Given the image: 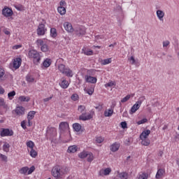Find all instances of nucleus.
<instances>
[{"mask_svg":"<svg viewBox=\"0 0 179 179\" xmlns=\"http://www.w3.org/2000/svg\"><path fill=\"white\" fill-rule=\"evenodd\" d=\"M67 172L68 169L66 167L56 166L52 169V176H53L55 178H62Z\"/></svg>","mask_w":179,"mask_h":179,"instance_id":"1","label":"nucleus"},{"mask_svg":"<svg viewBox=\"0 0 179 179\" xmlns=\"http://www.w3.org/2000/svg\"><path fill=\"white\" fill-rule=\"evenodd\" d=\"M150 135V130H144L140 135V139L141 140V145L143 146H149L150 145V140L148 138Z\"/></svg>","mask_w":179,"mask_h":179,"instance_id":"2","label":"nucleus"},{"mask_svg":"<svg viewBox=\"0 0 179 179\" xmlns=\"http://www.w3.org/2000/svg\"><path fill=\"white\" fill-rule=\"evenodd\" d=\"M28 57L32 59L34 64H38L41 61V55L36 50H31L28 52Z\"/></svg>","mask_w":179,"mask_h":179,"instance_id":"3","label":"nucleus"},{"mask_svg":"<svg viewBox=\"0 0 179 179\" xmlns=\"http://www.w3.org/2000/svg\"><path fill=\"white\" fill-rule=\"evenodd\" d=\"M58 69L61 73L65 75L68 78H72V76H73V71H72L69 67H66L64 64H59L58 66Z\"/></svg>","mask_w":179,"mask_h":179,"instance_id":"4","label":"nucleus"},{"mask_svg":"<svg viewBox=\"0 0 179 179\" xmlns=\"http://www.w3.org/2000/svg\"><path fill=\"white\" fill-rule=\"evenodd\" d=\"M143 101H145V96L140 97L136 102V104H134L130 109L129 114H135V113L138 111V109L141 108V106H142Z\"/></svg>","mask_w":179,"mask_h":179,"instance_id":"5","label":"nucleus"},{"mask_svg":"<svg viewBox=\"0 0 179 179\" xmlns=\"http://www.w3.org/2000/svg\"><path fill=\"white\" fill-rule=\"evenodd\" d=\"M36 43L38 47H41V50L42 52H48V51H50V47H48V45H47L45 40L37 39Z\"/></svg>","mask_w":179,"mask_h":179,"instance_id":"6","label":"nucleus"},{"mask_svg":"<svg viewBox=\"0 0 179 179\" xmlns=\"http://www.w3.org/2000/svg\"><path fill=\"white\" fill-rule=\"evenodd\" d=\"M74 32L78 37H82L86 34V27L78 26L74 29Z\"/></svg>","mask_w":179,"mask_h":179,"instance_id":"7","label":"nucleus"},{"mask_svg":"<svg viewBox=\"0 0 179 179\" xmlns=\"http://www.w3.org/2000/svg\"><path fill=\"white\" fill-rule=\"evenodd\" d=\"M94 114V112L89 113H83L79 117V120L81 121H87L89 120H92L93 118V115Z\"/></svg>","mask_w":179,"mask_h":179,"instance_id":"8","label":"nucleus"},{"mask_svg":"<svg viewBox=\"0 0 179 179\" xmlns=\"http://www.w3.org/2000/svg\"><path fill=\"white\" fill-rule=\"evenodd\" d=\"M45 31H47L45 25L44 24H39L38 29H36L38 36H44V34H45Z\"/></svg>","mask_w":179,"mask_h":179,"instance_id":"9","label":"nucleus"},{"mask_svg":"<svg viewBox=\"0 0 179 179\" xmlns=\"http://www.w3.org/2000/svg\"><path fill=\"white\" fill-rule=\"evenodd\" d=\"M21 65H22V59H20V57H17L13 59V68H15V69H19Z\"/></svg>","mask_w":179,"mask_h":179,"instance_id":"10","label":"nucleus"},{"mask_svg":"<svg viewBox=\"0 0 179 179\" xmlns=\"http://www.w3.org/2000/svg\"><path fill=\"white\" fill-rule=\"evenodd\" d=\"M2 15L6 17H10L13 15V11L9 8H3L2 10Z\"/></svg>","mask_w":179,"mask_h":179,"instance_id":"11","label":"nucleus"},{"mask_svg":"<svg viewBox=\"0 0 179 179\" xmlns=\"http://www.w3.org/2000/svg\"><path fill=\"white\" fill-rule=\"evenodd\" d=\"M13 135V131L9 129H3L1 131V136H12Z\"/></svg>","mask_w":179,"mask_h":179,"instance_id":"12","label":"nucleus"},{"mask_svg":"<svg viewBox=\"0 0 179 179\" xmlns=\"http://www.w3.org/2000/svg\"><path fill=\"white\" fill-rule=\"evenodd\" d=\"M85 82L87 83H97V78L96 77H93L92 76L86 75L85 76Z\"/></svg>","mask_w":179,"mask_h":179,"instance_id":"13","label":"nucleus"},{"mask_svg":"<svg viewBox=\"0 0 179 179\" xmlns=\"http://www.w3.org/2000/svg\"><path fill=\"white\" fill-rule=\"evenodd\" d=\"M64 27L68 33L73 32V27H72V24L71 22H66L64 23Z\"/></svg>","mask_w":179,"mask_h":179,"instance_id":"14","label":"nucleus"},{"mask_svg":"<svg viewBox=\"0 0 179 179\" xmlns=\"http://www.w3.org/2000/svg\"><path fill=\"white\" fill-rule=\"evenodd\" d=\"M26 109H24V107L23 106H18L15 108V113L17 114V115H24V111Z\"/></svg>","mask_w":179,"mask_h":179,"instance_id":"15","label":"nucleus"},{"mask_svg":"<svg viewBox=\"0 0 179 179\" xmlns=\"http://www.w3.org/2000/svg\"><path fill=\"white\" fill-rule=\"evenodd\" d=\"M110 173H111V169L106 168L105 169H101L99 171V176L103 177V176H109Z\"/></svg>","mask_w":179,"mask_h":179,"instance_id":"16","label":"nucleus"},{"mask_svg":"<svg viewBox=\"0 0 179 179\" xmlns=\"http://www.w3.org/2000/svg\"><path fill=\"white\" fill-rule=\"evenodd\" d=\"M148 178H149V174L147 173L146 172H140L136 177V179H148Z\"/></svg>","mask_w":179,"mask_h":179,"instance_id":"17","label":"nucleus"},{"mask_svg":"<svg viewBox=\"0 0 179 179\" xmlns=\"http://www.w3.org/2000/svg\"><path fill=\"white\" fill-rule=\"evenodd\" d=\"M164 15H165L164 11L162 10H157V16L159 20H160L161 22H163V17H164Z\"/></svg>","mask_w":179,"mask_h":179,"instance_id":"18","label":"nucleus"},{"mask_svg":"<svg viewBox=\"0 0 179 179\" xmlns=\"http://www.w3.org/2000/svg\"><path fill=\"white\" fill-rule=\"evenodd\" d=\"M69 128V124L66 122H62L59 124V129L61 131H65V129H68Z\"/></svg>","mask_w":179,"mask_h":179,"instance_id":"19","label":"nucleus"},{"mask_svg":"<svg viewBox=\"0 0 179 179\" xmlns=\"http://www.w3.org/2000/svg\"><path fill=\"white\" fill-rule=\"evenodd\" d=\"M111 152H117L118 151V149H120V143H114L110 145V148Z\"/></svg>","mask_w":179,"mask_h":179,"instance_id":"20","label":"nucleus"},{"mask_svg":"<svg viewBox=\"0 0 179 179\" xmlns=\"http://www.w3.org/2000/svg\"><path fill=\"white\" fill-rule=\"evenodd\" d=\"M68 153H76V152H78V146L76 145H71L69 146L67 150Z\"/></svg>","mask_w":179,"mask_h":179,"instance_id":"21","label":"nucleus"},{"mask_svg":"<svg viewBox=\"0 0 179 179\" xmlns=\"http://www.w3.org/2000/svg\"><path fill=\"white\" fill-rule=\"evenodd\" d=\"M113 113H114V109H113V108H110L105 110L104 115L105 117H111Z\"/></svg>","mask_w":179,"mask_h":179,"instance_id":"22","label":"nucleus"},{"mask_svg":"<svg viewBox=\"0 0 179 179\" xmlns=\"http://www.w3.org/2000/svg\"><path fill=\"white\" fill-rule=\"evenodd\" d=\"M6 78V76L5 75V70H3L2 68H0V82H3Z\"/></svg>","mask_w":179,"mask_h":179,"instance_id":"23","label":"nucleus"},{"mask_svg":"<svg viewBox=\"0 0 179 179\" xmlns=\"http://www.w3.org/2000/svg\"><path fill=\"white\" fill-rule=\"evenodd\" d=\"M164 173H165V171L164 169H159L157 172L155 178L157 179L162 178V177H163Z\"/></svg>","mask_w":179,"mask_h":179,"instance_id":"24","label":"nucleus"},{"mask_svg":"<svg viewBox=\"0 0 179 179\" xmlns=\"http://www.w3.org/2000/svg\"><path fill=\"white\" fill-rule=\"evenodd\" d=\"M73 128L76 132H80V129H82V126L79 123H74L73 124Z\"/></svg>","mask_w":179,"mask_h":179,"instance_id":"25","label":"nucleus"},{"mask_svg":"<svg viewBox=\"0 0 179 179\" xmlns=\"http://www.w3.org/2000/svg\"><path fill=\"white\" fill-rule=\"evenodd\" d=\"M36 115V111L32 110L28 113L27 114V120L29 121H31L33 118H34V116Z\"/></svg>","mask_w":179,"mask_h":179,"instance_id":"26","label":"nucleus"},{"mask_svg":"<svg viewBox=\"0 0 179 179\" xmlns=\"http://www.w3.org/2000/svg\"><path fill=\"white\" fill-rule=\"evenodd\" d=\"M59 85L61 87H62V89H68V87L69 86V83H68L66 80H63Z\"/></svg>","mask_w":179,"mask_h":179,"instance_id":"27","label":"nucleus"},{"mask_svg":"<svg viewBox=\"0 0 179 179\" xmlns=\"http://www.w3.org/2000/svg\"><path fill=\"white\" fill-rule=\"evenodd\" d=\"M87 162H89L90 163H92V160H94V156L93 155V153L88 152L87 154Z\"/></svg>","mask_w":179,"mask_h":179,"instance_id":"28","label":"nucleus"},{"mask_svg":"<svg viewBox=\"0 0 179 179\" xmlns=\"http://www.w3.org/2000/svg\"><path fill=\"white\" fill-rule=\"evenodd\" d=\"M117 177L121 179H128V173L127 172L118 173Z\"/></svg>","mask_w":179,"mask_h":179,"instance_id":"29","label":"nucleus"},{"mask_svg":"<svg viewBox=\"0 0 179 179\" xmlns=\"http://www.w3.org/2000/svg\"><path fill=\"white\" fill-rule=\"evenodd\" d=\"M57 12L61 15H65L66 13V9L64 6H59L57 8Z\"/></svg>","mask_w":179,"mask_h":179,"instance_id":"30","label":"nucleus"},{"mask_svg":"<svg viewBox=\"0 0 179 179\" xmlns=\"http://www.w3.org/2000/svg\"><path fill=\"white\" fill-rule=\"evenodd\" d=\"M10 149V145H9V143H5L3 145V152H6V153H8Z\"/></svg>","mask_w":179,"mask_h":179,"instance_id":"31","label":"nucleus"},{"mask_svg":"<svg viewBox=\"0 0 179 179\" xmlns=\"http://www.w3.org/2000/svg\"><path fill=\"white\" fill-rule=\"evenodd\" d=\"M45 68H48L51 65V59H45L43 63Z\"/></svg>","mask_w":179,"mask_h":179,"instance_id":"32","label":"nucleus"},{"mask_svg":"<svg viewBox=\"0 0 179 179\" xmlns=\"http://www.w3.org/2000/svg\"><path fill=\"white\" fill-rule=\"evenodd\" d=\"M20 174H27L29 173V167L24 166L20 170Z\"/></svg>","mask_w":179,"mask_h":179,"instance_id":"33","label":"nucleus"},{"mask_svg":"<svg viewBox=\"0 0 179 179\" xmlns=\"http://www.w3.org/2000/svg\"><path fill=\"white\" fill-rule=\"evenodd\" d=\"M0 106L3 108L8 109V104L5 102V99L0 98Z\"/></svg>","mask_w":179,"mask_h":179,"instance_id":"34","label":"nucleus"},{"mask_svg":"<svg viewBox=\"0 0 179 179\" xmlns=\"http://www.w3.org/2000/svg\"><path fill=\"white\" fill-rule=\"evenodd\" d=\"M50 36L53 38L57 37V29L55 28L50 29Z\"/></svg>","mask_w":179,"mask_h":179,"instance_id":"35","label":"nucleus"},{"mask_svg":"<svg viewBox=\"0 0 179 179\" xmlns=\"http://www.w3.org/2000/svg\"><path fill=\"white\" fill-rule=\"evenodd\" d=\"M87 151H83L80 154H78V157L80 159H85V157L87 156Z\"/></svg>","mask_w":179,"mask_h":179,"instance_id":"36","label":"nucleus"},{"mask_svg":"<svg viewBox=\"0 0 179 179\" xmlns=\"http://www.w3.org/2000/svg\"><path fill=\"white\" fill-rule=\"evenodd\" d=\"M27 146L29 149H34V143L31 141H29L27 142Z\"/></svg>","mask_w":179,"mask_h":179,"instance_id":"37","label":"nucleus"},{"mask_svg":"<svg viewBox=\"0 0 179 179\" xmlns=\"http://www.w3.org/2000/svg\"><path fill=\"white\" fill-rule=\"evenodd\" d=\"M18 99L20 100V101H29L30 98L26 96H20Z\"/></svg>","mask_w":179,"mask_h":179,"instance_id":"38","label":"nucleus"},{"mask_svg":"<svg viewBox=\"0 0 179 179\" xmlns=\"http://www.w3.org/2000/svg\"><path fill=\"white\" fill-rule=\"evenodd\" d=\"M108 64H111V58L109 59H105L101 61L102 65H108Z\"/></svg>","mask_w":179,"mask_h":179,"instance_id":"39","label":"nucleus"},{"mask_svg":"<svg viewBox=\"0 0 179 179\" xmlns=\"http://www.w3.org/2000/svg\"><path fill=\"white\" fill-rule=\"evenodd\" d=\"M87 75L88 76H94L96 75V70H93V69L88 70L87 71Z\"/></svg>","mask_w":179,"mask_h":179,"instance_id":"40","label":"nucleus"},{"mask_svg":"<svg viewBox=\"0 0 179 179\" xmlns=\"http://www.w3.org/2000/svg\"><path fill=\"white\" fill-rule=\"evenodd\" d=\"M95 141L97 143H102V142H104V138H103L101 136H97L95 138Z\"/></svg>","mask_w":179,"mask_h":179,"instance_id":"41","label":"nucleus"},{"mask_svg":"<svg viewBox=\"0 0 179 179\" xmlns=\"http://www.w3.org/2000/svg\"><path fill=\"white\" fill-rule=\"evenodd\" d=\"M113 86H115V82L109 81L108 83L105 84V87H113Z\"/></svg>","mask_w":179,"mask_h":179,"instance_id":"42","label":"nucleus"},{"mask_svg":"<svg viewBox=\"0 0 179 179\" xmlns=\"http://www.w3.org/2000/svg\"><path fill=\"white\" fill-rule=\"evenodd\" d=\"M14 96H16V92L15 91H12L8 94V97L10 100H12Z\"/></svg>","mask_w":179,"mask_h":179,"instance_id":"43","label":"nucleus"},{"mask_svg":"<svg viewBox=\"0 0 179 179\" xmlns=\"http://www.w3.org/2000/svg\"><path fill=\"white\" fill-rule=\"evenodd\" d=\"M29 155H30L31 157H36V156H37V151L34 150V149L32 148V149H31Z\"/></svg>","mask_w":179,"mask_h":179,"instance_id":"44","label":"nucleus"},{"mask_svg":"<svg viewBox=\"0 0 179 179\" xmlns=\"http://www.w3.org/2000/svg\"><path fill=\"white\" fill-rule=\"evenodd\" d=\"M71 99L73 101H78V100H79V95H78V94H74L71 95Z\"/></svg>","mask_w":179,"mask_h":179,"instance_id":"45","label":"nucleus"},{"mask_svg":"<svg viewBox=\"0 0 179 179\" xmlns=\"http://www.w3.org/2000/svg\"><path fill=\"white\" fill-rule=\"evenodd\" d=\"M26 79L29 83L34 82V78L30 75L27 76Z\"/></svg>","mask_w":179,"mask_h":179,"instance_id":"46","label":"nucleus"},{"mask_svg":"<svg viewBox=\"0 0 179 179\" xmlns=\"http://www.w3.org/2000/svg\"><path fill=\"white\" fill-rule=\"evenodd\" d=\"M131 99V95L128 94L121 100V103H127Z\"/></svg>","mask_w":179,"mask_h":179,"instance_id":"47","label":"nucleus"},{"mask_svg":"<svg viewBox=\"0 0 179 179\" xmlns=\"http://www.w3.org/2000/svg\"><path fill=\"white\" fill-rule=\"evenodd\" d=\"M85 110H86V106L83 105H80L78 106V110L79 111V113H83Z\"/></svg>","mask_w":179,"mask_h":179,"instance_id":"48","label":"nucleus"},{"mask_svg":"<svg viewBox=\"0 0 179 179\" xmlns=\"http://www.w3.org/2000/svg\"><path fill=\"white\" fill-rule=\"evenodd\" d=\"M0 159L2 160V162H8V157L1 153H0Z\"/></svg>","mask_w":179,"mask_h":179,"instance_id":"49","label":"nucleus"},{"mask_svg":"<svg viewBox=\"0 0 179 179\" xmlns=\"http://www.w3.org/2000/svg\"><path fill=\"white\" fill-rule=\"evenodd\" d=\"M128 59H129V63L131 64V65H135L136 61H135V58H134V56H131Z\"/></svg>","mask_w":179,"mask_h":179,"instance_id":"50","label":"nucleus"},{"mask_svg":"<svg viewBox=\"0 0 179 179\" xmlns=\"http://www.w3.org/2000/svg\"><path fill=\"white\" fill-rule=\"evenodd\" d=\"M85 91L87 92V94H89L90 96H92V94H93V92H94V90L92 88L88 90L85 89Z\"/></svg>","mask_w":179,"mask_h":179,"instance_id":"51","label":"nucleus"},{"mask_svg":"<svg viewBox=\"0 0 179 179\" xmlns=\"http://www.w3.org/2000/svg\"><path fill=\"white\" fill-rule=\"evenodd\" d=\"M145 122H148V119L144 118L142 119L141 120L137 122L138 125H141V124H145Z\"/></svg>","mask_w":179,"mask_h":179,"instance_id":"52","label":"nucleus"},{"mask_svg":"<svg viewBox=\"0 0 179 179\" xmlns=\"http://www.w3.org/2000/svg\"><path fill=\"white\" fill-rule=\"evenodd\" d=\"M169 45H170V41H164L163 42V47H164V48H166V47H169Z\"/></svg>","mask_w":179,"mask_h":179,"instance_id":"53","label":"nucleus"},{"mask_svg":"<svg viewBox=\"0 0 179 179\" xmlns=\"http://www.w3.org/2000/svg\"><path fill=\"white\" fill-rule=\"evenodd\" d=\"M36 170L34 166H32L29 169H28V174H31Z\"/></svg>","mask_w":179,"mask_h":179,"instance_id":"54","label":"nucleus"},{"mask_svg":"<svg viewBox=\"0 0 179 179\" xmlns=\"http://www.w3.org/2000/svg\"><path fill=\"white\" fill-rule=\"evenodd\" d=\"M96 110H98L99 111H101L103 109V105L98 104L96 106H95Z\"/></svg>","mask_w":179,"mask_h":179,"instance_id":"55","label":"nucleus"},{"mask_svg":"<svg viewBox=\"0 0 179 179\" xmlns=\"http://www.w3.org/2000/svg\"><path fill=\"white\" fill-rule=\"evenodd\" d=\"M84 54L85 55H93V51L92 50H87L84 52Z\"/></svg>","mask_w":179,"mask_h":179,"instance_id":"56","label":"nucleus"},{"mask_svg":"<svg viewBox=\"0 0 179 179\" xmlns=\"http://www.w3.org/2000/svg\"><path fill=\"white\" fill-rule=\"evenodd\" d=\"M21 127L23 128V129H26V120H23L21 122Z\"/></svg>","mask_w":179,"mask_h":179,"instance_id":"57","label":"nucleus"},{"mask_svg":"<svg viewBox=\"0 0 179 179\" xmlns=\"http://www.w3.org/2000/svg\"><path fill=\"white\" fill-rule=\"evenodd\" d=\"M4 34H6V36H9L10 34V31H9V30H8V29H4L3 30Z\"/></svg>","mask_w":179,"mask_h":179,"instance_id":"58","label":"nucleus"},{"mask_svg":"<svg viewBox=\"0 0 179 179\" xmlns=\"http://www.w3.org/2000/svg\"><path fill=\"white\" fill-rule=\"evenodd\" d=\"M19 48H22V45H16L13 46V50H19Z\"/></svg>","mask_w":179,"mask_h":179,"instance_id":"59","label":"nucleus"},{"mask_svg":"<svg viewBox=\"0 0 179 179\" xmlns=\"http://www.w3.org/2000/svg\"><path fill=\"white\" fill-rule=\"evenodd\" d=\"M121 127L123 128V129H125V128H127V122H122Z\"/></svg>","mask_w":179,"mask_h":179,"instance_id":"60","label":"nucleus"},{"mask_svg":"<svg viewBox=\"0 0 179 179\" xmlns=\"http://www.w3.org/2000/svg\"><path fill=\"white\" fill-rule=\"evenodd\" d=\"M52 99V96H51L48 98L43 99V101H44V103H47L48 101H50V100H51Z\"/></svg>","mask_w":179,"mask_h":179,"instance_id":"61","label":"nucleus"},{"mask_svg":"<svg viewBox=\"0 0 179 179\" xmlns=\"http://www.w3.org/2000/svg\"><path fill=\"white\" fill-rule=\"evenodd\" d=\"M15 9H17V10H22V6L20 5H14Z\"/></svg>","mask_w":179,"mask_h":179,"instance_id":"62","label":"nucleus"},{"mask_svg":"<svg viewBox=\"0 0 179 179\" xmlns=\"http://www.w3.org/2000/svg\"><path fill=\"white\" fill-rule=\"evenodd\" d=\"M65 5H66V2H65V1H60V6H65Z\"/></svg>","mask_w":179,"mask_h":179,"instance_id":"63","label":"nucleus"},{"mask_svg":"<svg viewBox=\"0 0 179 179\" xmlns=\"http://www.w3.org/2000/svg\"><path fill=\"white\" fill-rule=\"evenodd\" d=\"M5 93V90L0 87V94H3Z\"/></svg>","mask_w":179,"mask_h":179,"instance_id":"64","label":"nucleus"}]
</instances>
